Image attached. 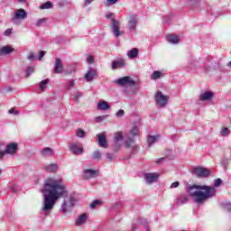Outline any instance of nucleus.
<instances>
[{
    "mask_svg": "<svg viewBox=\"0 0 231 231\" xmlns=\"http://www.w3.org/2000/svg\"><path fill=\"white\" fill-rule=\"evenodd\" d=\"M42 193L43 195L42 212H43L44 216L51 214L58 199L68 198V189L60 179L49 178L45 180Z\"/></svg>",
    "mask_w": 231,
    "mask_h": 231,
    "instance_id": "f257e3e1",
    "label": "nucleus"
},
{
    "mask_svg": "<svg viewBox=\"0 0 231 231\" xmlns=\"http://www.w3.org/2000/svg\"><path fill=\"white\" fill-rule=\"evenodd\" d=\"M187 190L189 196L193 198L194 202L198 205H201V203H205L207 199L214 198L217 192L214 187L198 184L188 186Z\"/></svg>",
    "mask_w": 231,
    "mask_h": 231,
    "instance_id": "f03ea898",
    "label": "nucleus"
},
{
    "mask_svg": "<svg viewBox=\"0 0 231 231\" xmlns=\"http://www.w3.org/2000/svg\"><path fill=\"white\" fill-rule=\"evenodd\" d=\"M115 14L109 13L106 15V19H111V31L114 33V36L116 39H118V37L124 35V32L120 31V22L115 17H113Z\"/></svg>",
    "mask_w": 231,
    "mask_h": 231,
    "instance_id": "7ed1b4c3",
    "label": "nucleus"
},
{
    "mask_svg": "<svg viewBox=\"0 0 231 231\" xmlns=\"http://www.w3.org/2000/svg\"><path fill=\"white\" fill-rule=\"evenodd\" d=\"M75 205H77V199L73 196H70L69 199H64L62 202L60 211L62 214H67V212H69V210H71Z\"/></svg>",
    "mask_w": 231,
    "mask_h": 231,
    "instance_id": "20e7f679",
    "label": "nucleus"
},
{
    "mask_svg": "<svg viewBox=\"0 0 231 231\" xmlns=\"http://www.w3.org/2000/svg\"><path fill=\"white\" fill-rule=\"evenodd\" d=\"M28 18V13H26V10L20 8L16 10L14 14L13 15L11 22L14 24H21V21H24V19Z\"/></svg>",
    "mask_w": 231,
    "mask_h": 231,
    "instance_id": "39448f33",
    "label": "nucleus"
},
{
    "mask_svg": "<svg viewBox=\"0 0 231 231\" xmlns=\"http://www.w3.org/2000/svg\"><path fill=\"white\" fill-rule=\"evenodd\" d=\"M53 71L56 75H59L60 73H65V75H71L74 69L71 70H64V65L62 64V60L60 58H56L55 62H54V68Z\"/></svg>",
    "mask_w": 231,
    "mask_h": 231,
    "instance_id": "423d86ee",
    "label": "nucleus"
},
{
    "mask_svg": "<svg viewBox=\"0 0 231 231\" xmlns=\"http://www.w3.org/2000/svg\"><path fill=\"white\" fill-rule=\"evenodd\" d=\"M115 82L117 86H121L122 88H129L136 85V81L129 76L117 79Z\"/></svg>",
    "mask_w": 231,
    "mask_h": 231,
    "instance_id": "0eeeda50",
    "label": "nucleus"
},
{
    "mask_svg": "<svg viewBox=\"0 0 231 231\" xmlns=\"http://www.w3.org/2000/svg\"><path fill=\"white\" fill-rule=\"evenodd\" d=\"M138 26V15L137 14H130L127 18V25L126 28L129 32H135Z\"/></svg>",
    "mask_w": 231,
    "mask_h": 231,
    "instance_id": "6e6552de",
    "label": "nucleus"
},
{
    "mask_svg": "<svg viewBox=\"0 0 231 231\" xmlns=\"http://www.w3.org/2000/svg\"><path fill=\"white\" fill-rule=\"evenodd\" d=\"M169 102V96L163 95V92L158 91L155 94V103L159 107H165Z\"/></svg>",
    "mask_w": 231,
    "mask_h": 231,
    "instance_id": "1a4fd4ad",
    "label": "nucleus"
},
{
    "mask_svg": "<svg viewBox=\"0 0 231 231\" xmlns=\"http://www.w3.org/2000/svg\"><path fill=\"white\" fill-rule=\"evenodd\" d=\"M193 174L197 178H208V176H210V170L201 166H197L193 168Z\"/></svg>",
    "mask_w": 231,
    "mask_h": 231,
    "instance_id": "9d476101",
    "label": "nucleus"
},
{
    "mask_svg": "<svg viewBox=\"0 0 231 231\" xmlns=\"http://www.w3.org/2000/svg\"><path fill=\"white\" fill-rule=\"evenodd\" d=\"M70 152L76 156H79L84 153V147L80 143H72L69 147Z\"/></svg>",
    "mask_w": 231,
    "mask_h": 231,
    "instance_id": "9b49d317",
    "label": "nucleus"
},
{
    "mask_svg": "<svg viewBox=\"0 0 231 231\" xmlns=\"http://www.w3.org/2000/svg\"><path fill=\"white\" fill-rule=\"evenodd\" d=\"M143 178L145 180V183L148 185H152V183H156L158 181V179L160 178V175L156 172H149V173H144Z\"/></svg>",
    "mask_w": 231,
    "mask_h": 231,
    "instance_id": "f8f14e48",
    "label": "nucleus"
},
{
    "mask_svg": "<svg viewBox=\"0 0 231 231\" xmlns=\"http://www.w3.org/2000/svg\"><path fill=\"white\" fill-rule=\"evenodd\" d=\"M17 149H19L17 143H10L5 146V152L14 155L17 153Z\"/></svg>",
    "mask_w": 231,
    "mask_h": 231,
    "instance_id": "ddd939ff",
    "label": "nucleus"
},
{
    "mask_svg": "<svg viewBox=\"0 0 231 231\" xmlns=\"http://www.w3.org/2000/svg\"><path fill=\"white\" fill-rule=\"evenodd\" d=\"M95 77H97V69L88 68L87 73L85 74V80L87 82H93Z\"/></svg>",
    "mask_w": 231,
    "mask_h": 231,
    "instance_id": "4468645a",
    "label": "nucleus"
},
{
    "mask_svg": "<svg viewBox=\"0 0 231 231\" xmlns=\"http://www.w3.org/2000/svg\"><path fill=\"white\" fill-rule=\"evenodd\" d=\"M124 140V134L122 132H116L114 136V142H115V151H118L120 149V143Z\"/></svg>",
    "mask_w": 231,
    "mask_h": 231,
    "instance_id": "2eb2a0df",
    "label": "nucleus"
},
{
    "mask_svg": "<svg viewBox=\"0 0 231 231\" xmlns=\"http://www.w3.org/2000/svg\"><path fill=\"white\" fill-rule=\"evenodd\" d=\"M97 143L100 147L103 149H107V139L105 134H98L97 135Z\"/></svg>",
    "mask_w": 231,
    "mask_h": 231,
    "instance_id": "dca6fc26",
    "label": "nucleus"
},
{
    "mask_svg": "<svg viewBox=\"0 0 231 231\" xmlns=\"http://www.w3.org/2000/svg\"><path fill=\"white\" fill-rule=\"evenodd\" d=\"M86 223H88V214L86 213L79 215L75 221L76 226H82L86 225Z\"/></svg>",
    "mask_w": 231,
    "mask_h": 231,
    "instance_id": "f3484780",
    "label": "nucleus"
},
{
    "mask_svg": "<svg viewBox=\"0 0 231 231\" xmlns=\"http://www.w3.org/2000/svg\"><path fill=\"white\" fill-rule=\"evenodd\" d=\"M84 180H91V178H97V171L91 169H85L83 171Z\"/></svg>",
    "mask_w": 231,
    "mask_h": 231,
    "instance_id": "a211bd4d",
    "label": "nucleus"
},
{
    "mask_svg": "<svg viewBox=\"0 0 231 231\" xmlns=\"http://www.w3.org/2000/svg\"><path fill=\"white\" fill-rule=\"evenodd\" d=\"M15 50L12 48V46L7 45L0 48V57H5L6 55H10L11 53H14Z\"/></svg>",
    "mask_w": 231,
    "mask_h": 231,
    "instance_id": "6ab92c4d",
    "label": "nucleus"
},
{
    "mask_svg": "<svg viewBox=\"0 0 231 231\" xmlns=\"http://www.w3.org/2000/svg\"><path fill=\"white\" fill-rule=\"evenodd\" d=\"M125 61L124 60H117L112 61V69H118V68H125Z\"/></svg>",
    "mask_w": 231,
    "mask_h": 231,
    "instance_id": "aec40b11",
    "label": "nucleus"
},
{
    "mask_svg": "<svg viewBox=\"0 0 231 231\" xmlns=\"http://www.w3.org/2000/svg\"><path fill=\"white\" fill-rule=\"evenodd\" d=\"M97 109L99 111H107V109H111V106L106 101H99L97 104Z\"/></svg>",
    "mask_w": 231,
    "mask_h": 231,
    "instance_id": "412c9836",
    "label": "nucleus"
},
{
    "mask_svg": "<svg viewBox=\"0 0 231 231\" xmlns=\"http://www.w3.org/2000/svg\"><path fill=\"white\" fill-rule=\"evenodd\" d=\"M125 147H126V149H132L134 151V149H136V145H134V139L128 137L125 141Z\"/></svg>",
    "mask_w": 231,
    "mask_h": 231,
    "instance_id": "4be33fe9",
    "label": "nucleus"
},
{
    "mask_svg": "<svg viewBox=\"0 0 231 231\" xmlns=\"http://www.w3.org/2000/svg\"><path fill=\"white\" fill-rule=\"evenodd\" d=\"M166 40L170 44H178L180 42V37L175 34H170L166 36Z\"/></svg>",
    "mask_w": 231,
    "mask_h": 231,
    "instance_id": "5701e85b",
    "label": "nucleus"
},
{
    "mask_svg": "<svg viewBox=\"0 0 231 231\" xmlns=\"http://www.w3.org/2000/svg\"><path fill=\"white\" fill-rule=\"evenodd\" d=\"M185 203H189V197L186 195H180L175 200L176 205H185Z\"/></svg>",
    "mask_w": 231,
    "mask_h": 231,
    "instance_id": "b1692460",
    "label": "nucleus"
},
{
    "mask_svg": "<svg viewBox=\"0 0 231 231\" xmlns=\"http://www.w3.org/2000/svg\"><path fill=\"white\" fill-rule=\"evenodd\" d=\"M214 97V93L210 91H206L200 94V100L206 101V100H212Z\"/></svg>",
    "mask_w": 231,
    "mask_h": 231,
    "instance_id": "393cba45",
    "label": "nucleus"
},
{
    "mask_svg": "<svg viewBox=\"0 0 231 231\" xmlns=\"http://www.w3.org/2000/svg\"><path fill=\"white\" fill-rule=\"evenodd\" d=\"M71 97H72V100H74L77 104H79V102H80V98H82L83 97V94L82 92L77 90L71 94Z\"/></svg>",
    "mask_w": 231,
    "mask_h": 231,
    "instance_id": "a878e982",
    "label": "nucleus"
},
{
    "mask_svg": "<svg viewBox=\"0 0 231 231\" xmlns=\"http://www.w3.org/2000/svg\"><path fill=\"white\" fill-rule=\"evenodd\" d=\"M127 56L129 57V59H136V57H138V49L134 48L128 51Z\"/></svg>",
    "mask_w": 231,
    "mask_h": 231,
    "instance_id": "bb28decb",
    "label": "nucleus"
},
{
    "mask_svg": "<svg viewBox=\"0 0 231 231\" xmlns=\"http://www.w3.org/2000/svg\"><path fill=\"white\" fill-rule=\"evenodd\" d=\"M161 77H163V74L160 70H155L150 76L151 80H158Z\"/></svg>",
    "mask_w": 231,
    "mask_h": 231,
    "instance_id": "cd10ccee",
    "label": "nucleus"
},
{
    "mask_svg": "<svg viewBox=\"0 0 231 231\" xmlns=\"http://www.w3.org/2000/svg\"><path fill=\"white\" fill-rule=\"evenodd\" d=\"M42 155L43 156H53V149L45 147L42 150Z\"/></svg>",
    "mask_w": 231,
    "mask_h": 231,
    "instance_id": "c85d7f7f",
    "label": "nucleus"
},
{
    "mask_svg": "<svg viewBox=\"0 0 231 231\" xmlns=\"http://www.w3.org/2000/svg\"><path fill=\"white\" fill-rule=\"evenodd\" d=\"M130 134L132 136H140V130L138 129L136 124H134L132 129L130 130Z\"/></svg>",
    "mask_w": 231,
    "mask_h": 231,
    "instance_id": "c756f323",
    "label": "nucleus"
},
{
    "mask_svg": "<svg viewBox=\"0 0 231 231\" xmlns=\"http://www.w3.org/2000/svg\"><path fill=\"white\" fill-rule=\"evenodd\" d=\"M47 172H57V164H50L44 167Z\"/></svg>",
    "mask_w": 231,
    "mask_h": 231,
    "instance_id": "7c9ffc66",
    "label": "nucleus"
},
{
    "mask_svg": "<svg viewBox=\"0 0 231 231\" xmlns=\"http://www.w3.org/2000/svg\"><path fill=\"white\" fill-rule=\"evenodd\" d=\"M41 10H50L51 8H53V4H51V2L48 1L44 4H42L40 6Z\"/></svg>",
    "mask_w": 231,
    "mask_h": 231,
    "instance_id": "2f4dec72",
    "label": "nucleus"
},
{
    "mask_svg": "<svg viewBox=\"0 0 231 231\" xmlns=\"http://www.w3.org/2000/svg\"><path fill=\"white\" fill-rule=\"evenodd\" d=\"M156 139H157L156 136H152V135L148 136V138H147L148 147H151L152 145V143H155Z\"/></svg>",
    "mask_w": 231,
    "mask_h": 231,
    "instance_id": "473e14b6",
    "label": "nucleus"
},
{
    "mask_svg": "<svg viewBox=\"0 0 231 231\" xmlns=\"http://www.w3.org/2000/svg\"><path fill=\"white\" fill-rule=\"evenodd\" d=\"M76 136H78V138H86V132L81 128H79L76 132Z\"/></svg>",
    "mask_w": 231,
    "mask_h": 231,
    "instance_id": "72a5a7b5",
    "label": "nucleus"
},
{
    "mask_svg": "<svg viewBox=\"0 0 231 231\" xmlns=\"http://www.w3.org/2000/svg\"><path fill=\"white\" fill-rule=\"evenodd\" d=\"M49 83H50V79H46L42 80L40 83V89H42V91L46 89V86H48Z\"/></svg>",
    "mask_w": 231,
    "mask_h": 231,
    "instance_id": "f704fd0d",
    "label": "nucleus"
},
{
    "mask_svg": "<svg viewBox=\"0 0 231 231\" xmlns=\"http://www.w3.org/2000/svg\"><path fill=\"white\" fill-rule=\"evenodd\" d=\"M92 158H93V160H97V162H98L99 160L102 159V153H100V151H96L93 152Z\"/></svg>",
    "mask_w": 231,
    "mask_h": 231,
    "instance_id": "c9c22d12",
    "label": "nucleus"
},
{
    "mask_svg": "<svg viewBox=\"0 0 231 231\" xmlns=\"http://www.w3.org/2000/svg\"><path fill=\"white\" fill-rule=\"evenodd\" d=\"M35 71V67H27L26 70H25V77L28 79V77H30V75H32V73H34Z\"/></svg>",
    "mask_w": 231,
    "mask_h": 231,
    "instance_id": "e433bc0d",
    "label": "nucleus"
},
{
    "mask_svg": "<svg viewBox=\"0 0 231 231\" xmlns=\"http://www.w3.org/2000/svg\"><path fill=\"white\" fill-rule=\"evenodd\" d=\"M108 116H109L108 115L97 116L95 118V122H97V124H100V122H103V120H106V118H108Z\"/></svg>",
    "mask_w": 231,
    "mask_h": 231,
    "instance_id": "4c0bfd02",
    "label": "nucleus"
},
{
    "mask_svg": "<svg viewBox=\"0 0 231 231\" xmlns=\"http://www.w3.org/2000/svg\"><path fill=\"white\" fill-rule=\"evenodd\" d=\"M86 61L88 64H93L95 62V57L91 54H87Z\"/></svg>",
    "mask_w": 231,
    "mask_h": 231,
    "instance_id": "58836bf2",
    "label": "nucleus"
},
{
    "mask_svg": "<svg viewBox=\"0 0 231 231\" xmlns=\"http://www.w3.org/2000/svg\"><path fill=\"white\" fill-rule=\"evenodd\" d=\"M75 86V80L69 79L68 80V84L66 86V89L69 90Z\"/></svg>",
    "mask_w": 231,
    "mask_h": 231,
    "instance_id": "ea45409f",
    "label": "nucleus"
},
{
    "mask_svg": "<svg viewBox=\"0 0 231 231\" xmlns=\"http://www.w3.org/2000/svg\"><path fill=\"white\" fill-rule=\"evenodd\" d=\"M125 115V112L122 109L118 110V112L116 114V118H122Z\"/></svg>",
    "mask_w": 231,
    "mask_h": 231,
    "instance_id": "a19ab883",
    "label": "nucleus"
},
{
    "mask_svg": "<svg viewBox=\"0 0 231 231\" xmlns=\"http://www.w3.org/2000/svg\"><path fill=\"white\" fill-rule=\"evenodd\" d=\"M45 21H46L45 18L37 20V22L35 23V26L40 27L42 24H44Z\"/></svg>",
    "mask_w": 231,
    "mask_h": 231,
    "instance_id": "79ce46f5",
    "label": "nucleus"
},
{
    "mask_svg": "<svg viewBox=\"0 0 231 231\" xmlns=\"http://www.w3.org/2000/svg\"><path fill=\"white\" fill-rule=\"evenodd\" d=\"M220 134H222V136H227V134H230V131L228 130V128H223Z\"/></svg>",
    "mask_w": 231,
    "mask_h": 231,
    "instance_id": "37998d69",
    "label": "nucleus"
},
{
    "mask_svg": "<svg viewBox=\"0 0 231 231\" xmlns=\"http://www.w3.org/2000/svg\"><path fill=\"white\" fill-rule=\"evenodd\" d=\"M97 205H100V200H94L91 204H90V208H96L97 207Z\"/></svg>",
    "mask_w": 231,
    "mask_h": 231,
    "instance_id": "c03bdc74",
    "label": "nucleus"
},
{
    "mask_svg": "<svg viewBox=\"0 0 231 231\" xmlns=\"http://www.w3.org/2000/svg\"><path fill=\"white\" fill-rule=\"evenodd\" d=\"M223 183V180L221 179H216L214 180V187H219Z\"/></svg>",
    "mask_w": 231,
    "mask_h": 231,
    "instance_id": "a18cd8bd",
    "label": "nucleus"
},
{
    "mask_svg": "<svg viewBox=\"0 0 231 231\" xmlns=\"http://www.w3.org/2000/svg\"><path fill=\"white\" fill-rule=\"evenodd\" d=\"M8 113H9V115H14V116L19 115V111L15 110V108L9 109Z\"/></svg>",
    "mask_w": 231,
    "mask_h": 231,
    "instance_id": "49530a36",
    "label": "nucleus"
},
{
    "mask_svg": "<svg viewBox=\"0 0 231 231\" xmlns=\"http://www.w3.org/2000/svg\"><path fill=\"white\" fill-rule=\"evenodd\" d=\"M178 187H180L179 181H175V182L171 183L170 186L171 189H178Z\"/></svg>",
    "mask_w": 231,
    "mask_h": 231,
    "instance_id": "de8ad7c7",
    "label": "nucleus"
},
{
    "mask_svg": "<svg viewBox=\"0 0 231 231\" xmlns=\"http://www.w3.org/2000/svg\"><path fill=\"white\" fill-rule=\"evenodd\" d=\"M11 190H12V192H14V194H15L19 191V187L14 184L11 187Z\"/></svg>",
    "mask_w": 231,
    "mask_h": 231,
    "instance_id": "09e8293b",
    "label": "nucleus"
},
{
    "mask_svg": "<svg viewBox=\"0 0 231 231\" xmlns=\"http://www.w3.org/2000/svg\"><path fill=\"white\" fill-rule=\"evenodd\" d=\"M165 160H167V157L159 158V159H157L155 163H157V164L163 163V162H165Z\"/></svg>",
    "mask_w": 231,
    "mask_h": 231,
    "instance_id": "8fccbe9b",
    "label": "nucleus"
},
{
    "mask_svg": "<svg viewBox=\"0 0 231 231\" xmlns=\"http://www.w3.org/2000/svg\"><path fill=\"white\" fill-rule=\"evenodd\" d=\"M143 223L144 224V231H151L149 226H147L149 222H147V220L144 219Z\"/></svg>",
    "mask_w": 231,
    "mask_h": 231,
    "instance_id": "3c124183",
    "label": "nucleus"
},
{
    "mask_svg": "<svg viewBox=\"0 0 231 231\" xmlns=\"http://www.w3.org/2000/svg\"><path fill=\"white\" fill-rule=\"evenodd\" d=\"M106 158L109 160V162H112L113 158H115V155L113 153H106Z\"/></svg>",
    "mask_w": 231,
    "mask_h": 231,
    "instance_id": "603ef678",
    "label": "nucleus"
},
{
    "mask_svg": "<svg viewBox=\"0 0 231 231\" xmlns=\"http://www.w3.org/2000/svg\"><path fill=\"white\" fill-rule=\"evenodd\" d=\"M107 5H116L118 0H106Z\"/></svg>",
    "mask_w": 231,
    "mask_h": 231,
    "instance_id": "864d4df0",
    "label": "nucleus"
},
{
    "mask_svg": "<svg viewBox=\"0 0 231 231\" xmlns=\"http://www.w3.org/2000/svg\"><path fill=\"white\" fill-rule=\"evenodd\" d=\"M27 59L28 60H33V59H35V55L33 54V52H31Z\"/></svg>",
    "mask_w": 231,
    "mask_h": 231,
    "instance_id": "5fc2aeb1",
    "label": "nucleus"
},
{
    "mask_svg": "<svg viewBox=\"0 0 231 231\" xmlns=\"http://www.w3.org/2000/svg\"><path fill=\"white\" fill-rule=\"evenodd\" d=\"M5 35L6 37H8L9 35H12V29H7L5 32Z\"/></svg>",
    "mask_w": 231,
    "mask_h": 231,
    "instance_id": "6e6d98bb",
    "label": "nucleus"
},
{
    "mask_svg": "<svg viewBox=\"0 0 231 231\" xmlns=\"http://www.w3.org/2000/svg\"><path fill=\"white\" fill-rule=\"evenodd\" d=\"M45 55H46V51H42L40 52L39 60H42V57H44Z\"/></svg>",
    "mask_w": 231,
    "mask_h": 231,
    "instance_id": "4d7b16f0",
    "label": "nucleus"
},
{
    "mask_svg": "<svg viewBox=\"0 0 231 231\" xmlns=\"http://www.w3.org/2000/svg\"><path fill=\"white\" fill-rule=\"evenodd\" d=\"M5 154H8V153L6 152V150L5 149V151L0 152V158H3V156H5Z\"/></svg>",
    "mask_w": 231,
    "mask_h": 231,
    "instance_id": "13d9d810",
    "label": "nucleus"
},
{
    "mask_svg": "<svg viewBox=\"0 0 231 231\" xmlns=\"http://www.w3.org/2000/svg\"><path fill=\"white\" fill-rule=\"evenodd\" d=\"M92 1L95 0H85V6H88V5H91Z\"/></svg>",
    "mask_w": 231,
    "mask_h": 231,
    "instance_id": "bf43d9fd",
    "label": "nucleus"
},
{
    "mask_svg": "<svg viewBox=\"0 0 231 231\" xmlns=\"http://www.w3.org/2000/svg\"><path fill=\"white\" fill-rule=\"evenodd\" d=\"M189 5H198V1L197 0H189Z\"/></svg>",
    "mask_w": 231,
    "mask_h": 231,
    "instance_id": "052dcab7",
    "label": "nucleus"
},
{
    "mask_svg": "<svg viewBox=\"0 0 231 231\" xmlns=\"http://www.w3.org/2000/svg\"><path fill=\"white\" fill-rule=\"evenodd\" d=\"M5 91H6L7 93H10V91H13V89H12L11 87H8V88H5Z\"/></svg>",
    "mask_w": 231,
    "mask_h": 231,
    "instance_id": "680f3d73",
    "label": "nucleus"
},
{
    "mask_svg": "<svg viewBox=\"0 0 231 231\" xmlns=\"http://www.w3.org/2000/svg\"><path fill=\"white\" fill-rule=\"evenodd\" d=\"M226 208H227V210H231V204H226Z\"/></svg>",
    "mask_w": 231,
    "mask_h": 231,
    "instance_id": "e2e57ef3",
    "label": "nucleus"
},
{
    "mask_svg": "<svg viewBox=\"0 0 231 231\" xmlns=\"http://www.w3.org/2000/svg\"><path fill=\"white\" fill-rule=\"evenodd\" d=\"M18 3H26V0H17Z\"/></svg>",
    "mask_w": 231,
    "mask_h": 231,
    "instance_id": "0e129e2a",
    "label": "nucleus"
},
{
    "mask_svg": "<svg viewBox=\"0 0 231 231\" xmlns=\"http://www.w3.org/2000/svg\"><path fill=\"white\" fill-rule=\"evenodd\" d=\"M206 69H207V71H210V70H211V69H210V68H207Z\"/></svg>",
    "mask_w": 231,
    "mask_h": 231,
    "instance_id": "69168bd1",
    "label": "nucleus"
},
{
    "mask_svg": "<svg viewBox=\"0 0 231 231\" xmlns=\"http://www.w3.org/2000/svg\"><path fill=\"white\" fill-rule=\"evenodd\" d=\"M3 174V170L0 169V175Z\"/></svg>",
    "mask_w": 231,
    "mask_h": 231,
    "instance_id": "338daca9",
    "label": "nucleus"
},
{
    "mask_svg": "<svg viewBox=\"0 0 231 231\" xmlns=\"http://www.w3.org/2000/svg\"><path fill=\"white\" fill-rule=\"evenodd\" d=\"M136 230V227L135 226H133V231Z\"/></svg>",
    "mask_w": 231,
    "mask_h": 231,
    "instance_id": "774afa93",
    "label": "nucleus"
}]
</instances>
